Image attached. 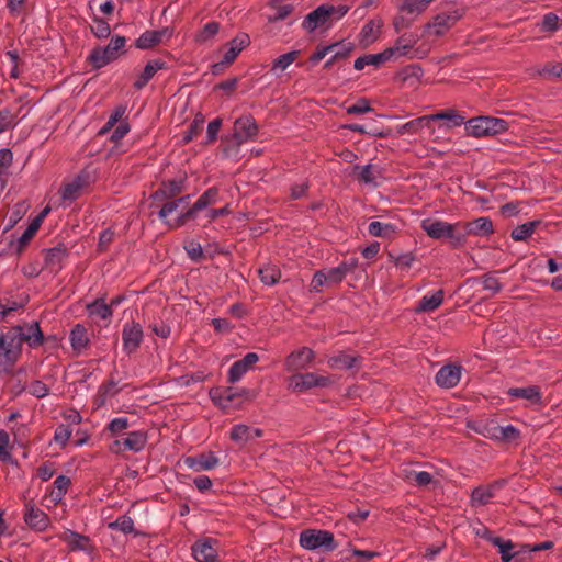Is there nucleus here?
I'll return each instance as SVG.
<instances>
[{
	"label": "nucleus",
	"instance_id": "7c9ffc66",
	"mask_svg": "<svg viewBox=\"0 0 562 562\" xmlns=\"http://www.w3.org/2000/svg\"><path fill=\"white\" fill-rule=\"evenodd\" d=\"M506 395L509 401L524 398L531 405H541L542 395L538 389H508Z\"/></svg>",
	"mask_w": 562,
	"mask_h": 562
},
{
	"label": "nucleus",
	"instance_id": "58836bf2",
	"mask_svg": "<svg viewBox=\"0 0 562 562\" xmlns=\"http://www.w3.org/2000/svg\"><path fill=\"white\" fill-rule=\"evenodd\" d=\"M69 339H70L71 347L74 348V350H76L78 352L86 349V347L89 344L87 329L80 324H77L72 328Z\"/></svg>",
	"mask_w": 562,
	"mask_h": 562
},
{
	"label": "nucleus",
	"instance_id": "0e129e2a",
	"mask_svg": "<svg viewBox=\"0 0 562 562\" xmlns=\"http://www.w3.org/2000/svg\"><path fill=\"white\" fill-rule=\"evenodd\" d=\"M32 237L33 235H31L27 231H24V233L18 239L10 243V250L18 255L21 254Z\"/></svg>",
	"mask_w": 562,
	"mask_h": 562
},
{
	"label": "nucleus",
	"instance_id": "72a5a7b5",
	"mask_svg": "<svg viewBox=\"0 0 562 562\" xmlns=\"http://www.w3.org/2000/svg\"><path fill=\"white\" fill-rule=\"evenodd\" d=\"M68 251L64 246H57L48 249L45 255L46 266L53 270H60L64 260L67 258Z\"/></svg>",
	"mask_w": 562,
	"mask_h": 562
},
{
	"label": "nucleus",
	"instance_id": "13d9d810",
	"mask_svg": "<svg viewBox=\"0 0 562 562\" xmlns=\"http://www.w3.org/2000/svg\"><path fill=\"white\" fill-rule=\"evenodd\" d=\"M220 30L217 22H209L204 25L203 30L196 35L195 40L200 43L207 42L214 37Z\"/></svg>",
	"mask_w": 562,
	"mask_h": 562
},
{
	"label": "nucleus",
	"instance_id": "f704fd0d",
	"mask_svg": "<svg viewBox=\"0 0 562 562\" xmlns=\"http://www.w3.org/2000/svg\"><path fill=\"white\" fill-rule=\"evenodd\" d=\"M328 379L316 373L296 374L292 378V386H326Z\"/></svg>",
	"mask_w": 562,
	"mask_h": 562
},
{
	"label": "nucleus",
	"instance_id": "2eb2a0df",
	"mask_svg": "<svg viewBox=\"0 0 562 562\" xmlns=\"http://www.w3.org/2000/svg\"><path fill=\"white\" fill-rule=\"evenodd\" d=\"M24 514L25 524L35 531H44L48 528L50 519L42 509L35 507L32 503L25 505Z\"/></svg>",
	"mask_w": 562,
	"mask_h": 562
},
{
	"label": "nucleus",
	"instance_id": "c9c22d12",
	"mask_svg": "<svg viewBox=\"0 0 562 562\" xmlns=\"http://www.w3.org/2000/svg\"><path fill=\"white\" fill-rule=\"evenodd\" d=\"M355 266L356 262H341L339 266L335 268L324 270L328 285L333 286L340 283L345 279L347 273L353 269Z\"/></svg>",
	"mask_w": 562,
	"mask_h": 562
},
{
	"label": "nucleus",
	"instance_id": "338daca9",
	"mask_svg": "<svg viewBox=\"0 0 562 562\" xmlns=\"http://www.w3.org/2000/svg\"><path fill=\"white\" fill-rule=\"evenodd\" d=\"M539 74L543 77L562 79V63L547 64Z\"/></svg>",
	"mask_w": 562,
	"mask_h": 562
},
{
	"label": "nucleus",
	"instance_id": "c756f323",
	"mask_svg": "<svg viewBox=\"0 0 562 562\" xmlns=\"http://www.w3.org/2000/svg\"><path fill=\"white\" fill-rule=\"evenodd\" d=\"M391 50H383L378 54L363 55L355 60L353 67L357 70L364 69L366 66L380 67L382 64L390 60Z\"/></svg>",
	"mask_w": 562,
	"mask_h": 562
},
{
	"label": "nucleus",
	"instance_id": "9d476101",
	"mask_svg": "<svg viewBox=\"0 0 562 562\" xmlns=\"http://www.w3.org/2000/svg\"><path fill=\"white\" fill-rule=\"evenodd\" d=\"M143 329L138 323H126L122 329L123 350L132 353L138 349L143 341Z\"/></svg>",
	"mask_w": 562,
	"mask_h": 562
},
{
	"label": "nucleus",
	"instance_id": "f8f14e48",
	"mask_svg": "<svg viewBox=\"0 0 562 562\" xmlns=\"http://www.w3.org/2000/svg\"><path fill=\"white\" fill-rule=\"evenodd\" d=\"M504 486V481H494L487 485H480L473 488L470 497L472 507H481L487 505L496 495V492Z\"/></svg>",
	"mask_w": 562,
	"mask_h": 562
},
{
	"label": "nucleus",
	"instance_id": "680f3d73",
	"mask_svg": "<svg viewBox=\"0 0 562 562\" xmlns=\"http://www.w3.org/2000/svg\"><path fill=\"white\" fill-rule=\"evenodd\" d=\"M482 285L484 290L491 291L493 294L499 292L502 289L499 279L492 273L483 276Z\"/></svg>",
	"mask_w": 562,
	"mask_h": 562
},
{
	"label": "nucleus",
	"instance_id": "864d4df0",
	"mask_svg": "<svg viewBox=\"0 0 562 562\" xmlns=\"http://www.w3.org/2000/svg\"><path fill=\"white\" fill-rule=\"evenodd\" d=\"M70 484L71 481L68 476L58 475L54 481V490L52 492L54 498L61 499L66 495Z\"/></svg>",
	"mask_w": 562,
	"mask_h": 562
},
{
	"label": "nucleus",
	"instance_id": "4be33fe9",
	"mask_svg": "<svg viewBox=\"0 0 562 562\" xmlns=\"http://www.w3.org/2000/svg\"><path fill=\"white\" fill-rule=\"evenodd\" d=\"M59 539L68 544L69 551L91 552L93 549L91 539L88 536L78 533L70 529H67L65 532L59 535Z\"/></svg>",
	"mask_w": 562,
	"mask_h": 562
},
{
	"label": "nucleus",
	"instance_id": "09e8293b",
	"mask_svg": "<svg viewBox=\"0 0 562 562\" xmlns=\"http://www.w3.org/2000/svg\"><path fill=\"white\" fill-rule=\"evenodd\" d=\"M297 55L299 52L296 50H292L283 55H280L277 59H274L271 70L273 72L284 71L290 65H292L295 61Z\"/></svg>",
	"mask_w": 562,
	"mask_h": 562
},
{
	"label": "nucleus",
	"instance_id": "423d86ee",
	"mask_svg": "<svg viewBox=\"0 0 562 562\" xmlns=\"http://www.w3.org/2000/svg\"><path fill=\"white\" fill-rule=\"evenodd\" d=\"M126 40L124 36L115 35L104 47H97L90 54V60L95 68H102L115 60L124 48Z\"/></svg>",
	"mask_w": 562,
	"mask_h": 562
},
{
	"label": "nucleus",
	"instance_id": "e433bc0d",
	"mask_svg": "<svg viewBox=\"0 0 562 562\" xmlns=\"http://www.w3.org/2000/svg\"><path fill=\"white\" fill-rule=\"evenodd\" d=\"M430 123L434 121H447L449 128L465 125L464 117L456 110L440 111L429 115Z\"/></svg>",
	"mask_w": 562,
	"mask_h": 562
},
{
	"label": "nucleus",
	"instance_id": "dca6fc26",
	"mask_svg": "<svg viewBox=\"0 0 562 562\" xmlns=\"http://www.w3.org/2000/svg\"><path fill=\"white\" fill-rule=\"evenodd\" d=\"M10 330L19 331L20 348L22 347L23 342H26L30 347H37L42 345L44 340L43 333L37 322H33L25 326H15Z\"/></svg>",
	"mask_w": 562,
	"mask_h": 562
},
{
	"label": "nucleus",
	"instance_id": "a211bd4d",
	"mask_svg": "<svg viewBox=\"0 0 562 562\" xmlns=\"http://www.w3.org/2000/svg\"><path fill=\"white\" fill-rule=\"evenodd\" d=\"M259 356L256 352H248L243 359L235 361L228 371L231 383L238 382L258 362Z\"/></svg>",
	"mask_w": 562,
	"mask_h": 562
},
{
	"label": "nucleus",
	"instance_id": "2f4dec72",
	"mask_svg": "<svg viewBox=\"0 0 562 562\" xmlns=\"http://www.w3.org/2000/svg\"><path fill=\"white\" fill-rule=\"evenodd\" d=\"M494 440L503 443H517L521 438V432L513 425L499 426L496 423Z\"/></svg>",
	"mask_w": 562,
	"mask_h": 562
},
{
	"label": "nucleus",
	"instance_id": "a18cd8bd",
	"mask_svg": "<svg viewBox=\"0 0 562 562\" xmlns=\"http://www.w3.org/2000/svg\"><path fill=\"white\" fill-rule=\"evenodd\" d=\"M229 438L232 441L244 446L251 440V427L245 424H237L231 429Z\"/></svg>",
	"mask_w": 562,
	"mask_h": 562
},
{
	"label": "nucleus",
	"instance_id": "052dcab7",
	"mask_svg": "<svg viewBox=\"0 0 562 562\" xmlns=\"http://www.w3.org/2000/svg\"><path fill=\"white\" fill-rule=\"evenodd\" d=\"M334 45H337V48L328 54L330 58L325 63V68L330 67L336 60L345 58L351 49L349 46L341 43H335Z\"/></svg>",
	"mask_w": 562,
	"mask_h": 562
},
{
	"label": "nucleus",
	"instance_id": "4d7b16f0",
	"mask_svg": "<svg viewBox=\"0 0 562 562\" xmlns=\"http://www.w3.org/2000/svg\"><path fill=\"white\" fill-rule=\"evenodd\" d=\"M218 191L216 188L207 189L196 201L195 209H205L217 201Z\"/></svg>",
	"mask_w": 562,
	"mask_h": 562
},
{
	"label": "nucleus",
	"instance_id": "bf43d9fd",
	"mask_svg": "<svg viewBox=\"0 0 562 562\" xmlns=\"http://www.w3.org/2000/svg\"><path fill=\"white\" fill-rule=\"evenodd\" d=\"M91 30L98 38H106L111 33L109 23L100 18L93 19Z\"/></svg>",
	"mask_w": 562,
	"mask_h": 562
},
{
	"label": "nucleus",
	"instance_id": "a878e982",
	"mask_svg": "<svg viewBox=\"0 0 562 562\" xmlns=\"http://www.w3.org/2000/svg\"><path fill=\"white\" fill-rule=\"evenodd\" d=\"M487 541L498 548L502 562H510L513 559H515L517 562L521 561V552L514 551L515 543L512 540H504L501 537L490 535Z\"/></svg>",
	"mask_w": 562,
	"mask_h": 562
},
{
	"label": "nucleus",
	"instance_id": "79ce46f5",
	"mask_svg": "<svg viewBox=\"0 0 562 562\" xmlns=\"http://www.w3.org/2000/svg\"><path fill=\"white\" fill-rule=\"evenodd\" d=\"M164 63L155 59L146 64L140 77L136 80L135 87L142 89L156 74L158 70L164 68Z\"/></svg>",
	"mask_w": 562,
	"mask_h": 562
},
{
	"label": "nucleus",
	"instance_id": "e2e57ef3",
	"mask_svg": "<svg viewBox=\"0 0 562 562\" xmlns=\"http://www.w3.org/2000/svg\"><path fill=\"white\" fill-rule=\"evenodd\" d=\"M13 160V154L8 148L0 149V179L7 176L8 169Z\"/></svg>",
	"mask_w": 562,
	"mask_h": 562
},
{
	"label": "nucleus",
	"instance_id": "7ed1b4c3",
	"mask_svg": "<svg viewBox=\"0 0 562 562\" xmlns=\"http://www.w3.org/2000/svg\"><path fill=\"white\" fill-rule=\"evenodd\" d=\"M21 355L18 330L0 331V374L8 372Z\"/></svg>",
	"mask_w": 562,
	"mask_h": 562
},
{
	"label": "nucleus",
	"instance_id": "cd10ccee",
	"mask_svg": "<svg viewBox=\"0 0 562 562\" xmlns=\"http://www.w3.org/2000/svg\"><path fill=\"white\" fill-rule=\"evenodd\" d=\"M443 302V291L437 290L431 294L424 295L415 307L416 313H429L437 310Z\"/></svg>",
	"mask_w": 562,
	"mask_h": 562
},
{
	"label": "nucleus",
	"instance_id": "37998d69",
	"mask_svg": "<svg viewBox=\"0 0 562 562\" xmlns=\"http://www.w3.org/2000/svg\"><path fill=\"white\" fill-rule=\"evenodd\" d=\"M382 22L371 20L367 22L361 30V42L366 45H369L378 40L379 34L381 32Z\"/></svg>",
	"mask_w": 562,
	"mask_h": 562
},
{
	"label": "nucleus",
	"instance_id": "1a4fd4ad",
	"mask_svg": "<svg viewBox=\"0 0 562 562\" xmlns=\"http://www.w3.org/2000/svg\"><path fill=\"white\" fill-rule=\"evenodd\" d=\"M434 0H401L400 9L402 13L409 15V19L405 21L404 16L395 19L394 26L397 31L407 27L409 22L424 12Z\"/></svg>",
	"mask_w": 562,
	"mask_h": 562
},
{
	"label": "nucleus",
	"instance_id": "8fccbe9b",
	"mask_svg": "<svg viewBox=\"0 0 562 562\" xmlns=\"http://www.w3.org/2000/svg\"><path fill=\"white\" fill-rule=\"evenodd\" d=\"M183 190V181L181 179L178 180H170L167 183L164 184V187L155 193V196H158L159 194L171 198L179 193H181Z\"/></svg>",
	"mask_w": 562,
	"mask_h": 562
},
{
	"label": "nucleus",
	"instance_id": "ea45409f",
	"mask_svg": "<svg viewBox=\"0 0 562 562\" xmlns=\"http://www.w3.org/2000/svg\"><path fill=\"white\" fill-rule=\"evenodd\" d=\"M467 427L485 438L494 440L496 423L494 420L468 422Z\"/></svg>",
	"mask_w": 562,
	"mask_h": 562
},
{
	"label": "nucleus",
	"instance_id": "c85d7f7f",
	"mask_svg": "<svg viewBox=\"0 0 562 562\" xmlns=\"http://www.w3.org/2000/svg\"><path fill=\"white\" fill-rule=\"evenodd\" d=\"M368 232L373 237L391 239L398 232V226L391 222L372 221L368 226Z\"/></svg>",
	"mask_w": 562,
	"mask_h": 562
},
{
	"label": "nucleus",
	"instance_id": "c03bdc74",
	"mask_svg": "<svg viewBox=\"0 0 562 562\" xmlns=\"http://www.w3.org/2000/svg\"><path fill=\"white\" fill-rule=\"evenodd\" d=\"M258 274L260 278V281L265 285H274L281 278V272L279 268L274 265H266L262 268L258 270Z\"/></svg>",
	"mask_w": 562,
	"mask_h": 562
},
{
	"label": "nucleus",
	"instance_id": "f3484780",
	"mask_svg": "<svg viewBox=\"0 0 562 562\" xmlns=\"http://www.w3.org/2000/svg\"><path fill=\"white\" fill-rule=\"evenodd\" d=\"M463 373L460 364L449 363L443 366L436 374L435 380L438 386H457Z\"/></svg>",
	"mask_w": 562,
	"mask_h": 562
},
{
	"label": "nucleus",
	"instance_id": "6e6d98bb",
	"mask_svg": "<svg viewBox=\"0 0 562 562\" xmlns=\"http://www.w3.org/2000/svg\"><path fill=\"white\" fill-rule=\"evenodd\" d=\"M72 434L69 425L60 424L56 427L54 432V440L60 447H66Z\"/></svg>",
	"mask_w": 562,
	"mask_h": 562
},
{
	"label": "nucleus",
	"instance_id": "4468645a",
	"mask_svg": "<svg viewBox=\"0 0 562 562\" xmlns=\"http://www.w3.org/2000/svg\"><path fill=\"white\" fill-rule=\"evenodd\" d=\"M315 353L311 348L302 347L286 357L284 367L288 371L303 370L313 361Z\"/></svg>",
	"mask_w": 562,
	"mask_h": 562
},
{
	"label": "nucleus",
	"instance_id": "aec40b11",
	"mask_svg": "<svg viewBox=\"0 0 562 562\" xmlns=\"http://www.w3.org/2000/svg\"><path fill=\"white\" fill-rule=\"evenodd\" d=\"M184 464L195 472L207 471L214 469L218 464V458L213 451H209L187 457L184 459Z\"/></svg>",
	"mask_w": 562,
	"mask_h": 562
},
{
	"label": "nucleus",
	"instance_id": "774afa93",
	"mask_svg": "<svg viewBox=\"0 0 562 562\" xmlns=\"http://www.w3.org/2000/svg\"><path fill=\"white\" fill-rule=\"evenodd\" d=\"M184 249L190 259L198 261L203 256V249L200 243L191 240L186 246Z\"/></svg>",
	"mask_w": 562,
	"mask_h": 562
},
{
	"label": "nucleus",
	"instance_id": "69168bd1",
	"mask_svg": "<svg viewBox=\"0 0 562 562\" xmlns=\"http://www.w3.org/2000/svg\"><path fill=\"white\" fill-rule=\"evenodd\" d=\"M202 209H195V203L189 207L186 212L181 213L173 223L167 222V224L170 227H180L182 226L188 220L194 218L196 212L201 211Z\"/></svg>",
	"mask_w": 562,
	"mask_h": 562
},
{
	"label": "nucleus",
	"instance_id": "4c0bfd02",
	"mask_svg": "<svg viewBox=\"0 0 562 562\" xmlns=\"http://www.w3.org/2000/svg\"><path fill=\"white\" fill-rule=\"evenodd\" d=\"M87 310L89 316L103 321L110 319L113 314L111 305H108L102 299L88 304Z\"/></svg>",
	"mask_w": 562,
	"mask_h": 562
},
{
	"label": "nucleus",
	"instance_id": "b1692460",
	"mask_svg": "<svg viewBox=\"0 0 562 562\" xmlns=\"http://www.w3.org/2000/svg\"><path fill=\"white\" fill-rule=\"evenodd\" d=\"M362 360L363 359L357 355L339 352L338 355L329 357L327 364L336 370H350L360 368Z\"/></svg>",
	"mask_w": 562,
	"mask_h": 562
},
{
	"label": "nucleus",
	"instance_id": "9b49d317",
	"mask_svg": "<svg viewBox=\"0 0 562 562\" xmlns=\"http://www.w3.org/2000/svg\"><path fill=\"white\" fill-rule=\"evenodd\" d=\"M258 126L251 116H243L234 122L233 137L239 145L255 138Z\"/></svg>",
	"mask_w": 562,
	"mask_h": 562
},
{
	"label": "nucleus",
	"instance_id": "603ef678",
	"mask_svg": "<svg viewBox=\"0 0 562 562\" xmlns=\"http://www.w3.org/2000/svg\"><path fill=\"white\" fill-rule=\"evenodd\" d=\"M126 112L125 105H119L114 109L112 114L109 116L106 123L103 125V127L100 130L99 134L104 135L109 133L124 116Z\"/></svg>",
	"mask_w": 562,
	"mask_h": 562
},
{
	"label": "nucleus",
	"instance_id": "49530a36",
	"mask_svg": "<svg viewBox=\"0 0 562 562\" xmlns=\"http://www.w3.org/2000/svg\"><path fill=\"white\" fill-rule=\"evenodd\" d=\"M108 527L111 530H120L123 533H134L135 536L138 535L137 531L134 529V521L133 519L127 515H122L116 518V520L109 522Z\"/></svg>",
	"mask_w": 562,
	"mask_h": 562
},
{
	"label": "nucleus",
	"instance_id": "5fc2aeb1",
	"mask_svg": "<svg viewBox=\"0 0 562 562\" xmlns=\"http://www.w3.org/2000/svg\"><path fill=\"white\" fill-rule=\"evenodd\" d=\"M536 227V222H526L512 231V238L514 240H525L532 233Z\"/></svg>",
	"mask_w": 562,
	"mask_h": 562
},
{
	"label": "nucleus",
	"instance_id": "de8ad7c7",
	"mask_svg": "<svg viewBox=\"0 0 562 562\" xmlns=\"http://www.w3.org/2000/svg\"><path fill=\"white\" fill-rule=\"evenodd\" d=\"M189 199L190 195H186L165 203L159 211V217L167 223V217L173 212H176L180 206L187 205Z\"/></svg>",
	"mask_w": 562,
	"mask_h": 562
},
{
	"label": "nucleus",
	"instance_id": "a19ab883",
	"mask_svg": "<svg viewBox=\"0 0 562 562\" xmlns=\"http://www.w3.org/2000/svg\"><path fill=\"white\" fill-rule=\"evenodd\" d=\"M415 42L407 36H401L396 40L395 44L392 47L386 48L385 50H391L390 60L393 58H400L408 55L411 49L413 48Z\"/></svg>",
	"mask_w": 562,
	"mask_h": 562
},
{
	"label": "nucleus",
	"instance_id": "bb28decb",
	"mask_svg": "<svg viewBox=\"0 0 562 562\" xmlns=\"http://www.w3.org/2000/svg\"><path fill=\"white\" fill-rule=\"evenodd\" d=\"M250 44V37L246 33L237 34L229 43L228 49L225 52L222 65L232 64L239 53Z\"/></svg>",
	"mask_w": 562,
	"mask_h": 562
},
{
	"label": "nucleus",
	"instance_id": "412c9836",
	"mask_svg": "<svg viewBox=\"0 0 562 562\" xmlns=\"http://www.w3.org/2000/svg\"><path fill=\"white\" fill-rule=\"evenodd\" d=\"M217 542L212 539L196 541L191 550L192 555L198 562H215L217 559V549L214 547Z\"/></svg>",
	"mask_w": 562,
	"mask_h": 562
},
{
	"label": "nucleus",
	"instance_id": "f03ea898",
	"mask_svg": "<svg viewBox=\"0 0 562 562\" xmlns=\"http://www.w3.org/2000/svg\"><path fill=\"white\" fill-rule=\"evenodd\" d=\"M420 227L431 238H449L453 246L463 244L461 222L451 224L440 220L425 218L422 221Z\"/></svg>",
	"mask_w": 562,
	"mask_h": 562
},
{
	"label": "nucleus",
	"instance_id": "39448f33",
	"mask_svg": "<svg viewBox=\"0 0 562 562\" xmlns=\"http://www.w3.org/2000/svg\"><path fill=\"white\" fill-rule=\"evenodd\" d=\"M299 541L301 547L306 550L334 551L337 548L334 535L327 530L305 529L300 533Z\"/></svg>",
	"mask_w": 562,
	"mask_h": 562
},
{
	"label": "nucleus",
	"instance_id": "3c124183",
	"mask_svg": "<svg viewBox=\"0 0 562 562\" xmlns=\"http://www.w3.org/2000/svg\"><path fill=\"white\" fill-rule=\"evenodd\" d=\"M356 170H359V178L366 184L376 186L378 170L371 165L356 166Z\"/></svg>",
	"mask_w": 562,
	"mask_h": 562
},
{
	"label": "nucleus",
	"instance_id": "20e7f679",
	"mask_svg": "<svg viewBox=\"0 0 562 562\" xmlns=\"http://www.w3.org/2000/svg\"><path fill=\"white\" fill-rule=\"evenodd\" d=\"M467 134L473 137H484L506 131V122L491 116H477L465 122Z\"/></svg>",
	"mask_w": 562,
	"mask_h": 562
},
{
	"label": "nucleus",
	"instance_id": "5701e85b",
	"mask_svg": "<svg viewBox=\"0 0 562 562\" xmlns=\"http://www.w3.org/2000/svg\"><path fill=\"white\" fill-rule=\"evenodd\" d=\"M333 11L334 7L319 5L305 16L302 23L303 29L310 33L314 32L318 26L327 22Z\"/></svg>",
	"mask_w": 562,
	"mask_h": 562
},
{
	"label": "nucleus",
	"instance_id": "0eeeda50",
	"mask_svg": "<svg viewBox=\"0 0 562 562\" xmlns=\"http://www.w3.org/2000/svg\"><path fill=\"white\" fill-rule=\"evenodd\" d=\"M461 16L462 14L459 10L439 13L426 25V33L429 35L442 36L461 19Z\"/></svg>",
	"mask_w": 562,
	"mask_h": 562
},
{
	"label": "nucleus",
	"instance_id": "6ab92c4d",
	"mask_svg": "<svg viewBox=\"0 0 562 562\" xmlns=\"http://www.w3.org/2000/svg\"><path fill=\"white\" fill-rule=\"evenodd\" d=\"M493 233V223L488 217H479L472 222H461V234H463V243L468 236H487Z\"/></svg>",
	"mask_w": 562,
	"mask_h": 562
},
{
	"label": "nucleus",
	"instance_id": "f257e3e1",
	"mask_svg": "<svg viewBox=\"0 0 562 562\" xmlns=\"http://www.w3.org/2000/svg\"><path fill=\"white\" fill-rule=\"evenodd\" d=\"M212 403L225 413L239 409L256 397L254 389H209Z\"/></svg>",
	"mask_w": 562,
	"mask_h": 562
},
{
	"label": "nucleus",
	"instance_id": "ddd939ff",
	"mask_svg": "<svg viewBox=\"0 0 562 562\" xmlns=\"http://www.w3.org/2000/svg\"><path fill=\"white\" fill-rule=\"evenodd\" d=\"M90 183V176L88 172H80L71 181L67 182L60 189V196L65 202H72L76 200L82 190Z\"/></svg>",
	"mask_w": 562,
	"mask_h": 562
},
{
	"label": "nucleus",
	"instance_id": "393cba45",
	"mask_svg": "<svg viewBox=\"0 0 562 562\" xmlns=\"http://www.w3.org/2000/svg\"><path fill=\"white\" fill-rule=\"evenodd\" d=\"M172 31L165 27L158 31H146L136 40V47L139 49H149L161 43L165 38H170Z\"/></svg>",
	"mask_w": 562,
	"mask_h": 562
},
{
	"label": "nucleus",
	"instance_id": "473e14b6",
	"mask_svg": "<svg viewBox=\"0 0 562 562\" xmlns=\"http://www.w3.org/2000/svg\"><path fill=\"white\" fill-rule=\"evenodd\" d=\"M424 128H430V120L429 115L419 116L417 119L411 120L409 122H406L405 124H402L396 127V132L400 135L404 134H418Z\"/></svg>",
	"mask_w": 562,
	"mask_h": 562
},
{
	"label": "nucleus",
	"instance_id": "6e6552de",
	"mask_svg": "<svg viewBox=\"0 0 562 562\" xmlns=\"http://www.w3.org/2000/svg\"><path fill=\"white\" fill-rule=\"evenodd\" d=\"M147 443V432L143 430L131 431L125 438L116 439L111 445V451L115 453L124 451L139 452Z\"/></svg>",
	"mask_w": 562,
	"mask_h": 562
}]
</instances>
